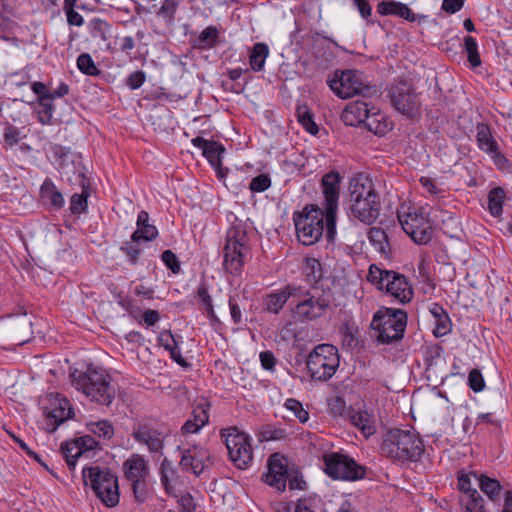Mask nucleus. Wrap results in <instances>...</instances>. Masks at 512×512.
I'll use <instances>...</instances> for the list:
<instances>
[{"instance_id": "9b49d317", "label": "nucleus", "mask_w": 512, "mask_h": 512, "mask_svg": "<svg viewBox=\"0 0 512 512\" xmlns=\"http://www.w3.org/2000/svg\"><path fill=\"white\" fill-rule=\"evenodd\" d=\"M339 363L338 349L331 344H321L310 352L307 369L313 380L327 381L336 373Z\"/></svg>"}, {"instance_id": "c9c22d12", "label": "nucleus", "mask_w": 512, "mask_h": 512, "mask_svg": "<svg viewBox=\"0 0 512 512\" xmlns=\"http://www.w3.org/2000/svg\"><path fill=\"white\" fill-rule=\"evenodd\" d=\"M269 54V48L267 44L259 42L256 43L250 53L249 63L253 71H261L264 68L266 58Z\"/></svg>"}, {"instance_id": "f03ea898", "label": "nucleus", "mask_w": 512, "mask_h": 512, "mask_svg": "<svg viewBox=\"0 0 512 512\" xmlns=\"http://www.w3.org/2000/svg\"><path fill=\"white\" fill-rule=\"evenodd\" d=\"M73 386L82 391L91 401L109 406L115 398L116 389L111 376L102 369L88 367L85 372L72 375Z\"/></svg>"}, {"instance_id": "58836bf2", "label": "nucleus", "mask_w": 512, "mask_h": 512, "mask_svg": "<svg viewBox=\"0 0 512 512\" xmlns=\"http://www.w3.org/2000/svg\"><path fill=\"white\" fill-rule=\"evenodd\" d=\"M89 33L92 38L106 42L109 38L110 24L101 18H93L88 24Z\"/></svg>"}, {"instance_id": "de8ad7c7", "label": "nucleus", "mask_w": 512, "mask_h": 512, "mask_svg": "<svg viewBox=\"0 0 512 512\" xmlns=\"http://www.w3.org/2000/svg\"><path fill=\"white\" fill-rule=\"evenodd\" d=\"M461 502L466 512H485L484 500L478 491H472L470 495L462 496Z\"/></svg>"}, {"instance_id": "f704fd0d", "label": "nucleus", "mask_w": 512, "mask_h": 512, "mask_svg": "<svg viewBox=\"0 0 512 512\" xmlns=\"http://www.w3.org/2000/svg\"><path fill=\"white\" fill-rule=\"evenodd\" d=\"M476 131L478 147L485 153L488 151H493V149H495L498 144L493 138L489 126L484 123H478L476 126Z\"/></svg>"}, {"instance_id": "69168bd1", "label": "nucleus", "mask_w": 512, "mask_h": 512, "mask_svg": "<svg viewBox=\"0 0 512 512\" xmlns=\"http://www.w3.org/2000/svg\"><path fill=\"white\" fill-rule=\"evenodd\" d=\"M174 473L171 463L165 458L161 463V482L166 490L170 492V476Z\"/></svg>"}, {"instance_id": "dca6fc26", "label": "nucleus", "mask_w": 512, "mask_h": 512, "mask_svg": "<svg viewBox=\"0 0 512 512\" xmlns=\"http://www.w3.org/2000/svg\"><path fill=\"white\" fill-rule=\"evenodd\" d=\"M3 336L14 345H24L33 337L32 318L27 314L9 316L3 322Z\"/></svg>"}, {"instance_id": "6e6552de", "label": "nucleus", "mask_w": 512, "mask_h": 512, "mask_svg": "<svg viewBox=\"0 0 512 512\" xmlns=\"http://www.w3.org/2000/svg\"><path fill=\"white\" fill-rule=\"evenodd\" d=\"M367 279L379 290H385L399 303L406 304L413 298V288L407 278L395 271L380 269L372 264Z\"/></svg>"}, {"instance_id": "bb28decb", "label": "nucleus", "mask_w": 512, "mask_h": 512, "mask_svg": "<svg viewBox=\"0 0 512 512\" xmlns=\"http://www.w3.org/2000/svg\"><path fill=\"white\" fill-rule=\"evenodd\" d=\"M126 478L132 482L145 480L149 475V467L145 458L139 454H133L123 464Z\"/></svg>"}, {"instance_id": "49530a36", "label": "nucleus", "mask_w": 512, "mask_h": 512, "mask_svg": "<svg viewBox=\"0 0 512 512\" xmlns=\"http://www.w3.org/2000/svg\"><path fill=\"white\" fill-rule=\"evenodd\" d=\"M89 197L88 187L82 183L81 194H73L70 200V210L73 214H81L87 209V199Z\"/></svg>"}, {"instance_id": "c03bdc74", "label": "nucleus", "mask_w": 512, "mask_h": 512, "mask_svg": "<svg viewBox=\"0 0 512 512\" xmlns=\"http://www.w3.org/2000/svg\"><path fill=\"white\" fill-rule=\"evenodd\" d=\"M197 297L201 301V304L206 311L207 317L212 322H217L218 317L215 314L212 298L208 292L206 284H201L197 289Z\"/></svg>"}, {"instance_id": "774afa93", "label": "nucleus", "mask_w": 512, "mask_h": 512, "mask_svg": "<svg viewBox=\"0 0 512 512\" xmlns=\"http://www.w3.org/2000/svg\"><path fill=\"white\" fill-rule=\"evenodd\" d=\"M261 365L266 370H273L276 359L271 351H263L260 353Z\"/></svg>"}, {"instance_id": "a211bd4d", "label": "nucleus", "mask_w": 512, "mask_h": 512, "mask_svg": "<svg viewBox=\"0 0 512 512\" xmlns=\"http://www.w3.org/2000/svg\"><path fill=\"white\" fill-rule=\"evenodd\" d=\"M50 405L45 408L47 419L46 430L54 432L63 422L72 417L73 410L66 398H60L58 395L52 396L49 400Z\"/></svg>"}, {"instance_id": "4d7b16f0", "label": "nucleus", "mask_w": 512, "mask_h": 512, "mask_svg": "<svg viewBox=\"0 0 512 512\" xmlns=\"http://www.w3.org/2000/svg\"><path fill=\"white\" fill-rule=\"evenodd\" d=\"M271 186V179L267 174H260L254 177L249 185L252 192L260 193L264 192Z\"/></svg>"}, {"instance_id": "052dcab7", "label": "nucleus", "mask_w": 512, "mask_h": 512, "mask_svg": "<svg viewBox=\"0 0 512 512\" xmlns=\"http://www.w3.org/2000/svg\"><path fill=\"white\" fill-rule=\"evenodd\" d=\"M71 441H67L61 445V451L66 459V463L70 469H74L76 466V461L78 458L82 457V455H75V449H71Z\"/></svg>"}, {"instance_id": "9d476101", "label": "nucleus", "mask_w": 512, "mask_h": 512, "mask_svg": "<svg viewBox=\"0 0 512 512\" xmlns=\"http://www.w3.org/2000/svg\"><path fill=\"white\" fill-rule=\"evenodd\" d=\"M328 85L338 97L343 99L356 95L367 98L377 94L376 86L366 84L363 73L356 70L336 71L328 81Z\"/></svg>"}, {"instance_id": "6ab92c4d", "label": "nucleus", "mask_w": 512, "mask_h": 512, "mask_svg": "<svg viewBox=\"0 0 512 512\" xmlns=\"http://www.w3.org/2000/svg\"><path fill=\"white\" fill-rule=\"evenodd\" d=\"M132 437L140 444L146 445L151 453H161L164 447V433L147 423H136L132 427Z\"/></svg>"}, {"instance_id": "f8f14e48", "label": "nucleus", "mask_w": 512, "mask_h": 512, "mask_svg": "<svg viewBox=\"0 0 512 512\" xmlns=\"http://www.w3.org/2000/svg\"><path fill=\"white\" fill-rule=\"evenodd\" d=\"M341 175L332 170L322 176L321 188L324 196V209L327 210V240L332 242L336 235V214L340 194Z\"/></svg>"}, {"instance_id": "1a4fd4ad", "label": "nucleus", "mask_w": 512, "mask_h": 512, "mask_svg": "<svg viewBox=\"0 0 512 512\" xmlns=\"http://www.w3.org/2000/svg\"><path fill=\"white\" fill-rule=\"evenodd\" d=\"M397 218L404 232L417 244H427L432 238V227L423 209L402 204L397 210Z\"/></svg>"}, {"instance_id": "aec40b11", "label": "nucleus", "mask_w": 512, "mask_h": 512, "mask_svg": "<svg viewBox=\"0 0 512 512\" xmlns=\"http://www.w3.org/2000/svg\"><path fill=\"white\" fill-rule=\"evenodd\" d=\"M182 451L180 465L186 471H191L196 476L202 474L206 461L210 458V453L204 447L193 445L188 448L178 446Z\"/></svg>"}, {"instance_id": "b1692460", "label": "nucleus", "mask_w": 512, "mask_h": 512, "mask_svg": "<svg viewBox=\"0 0 512 512\" xmlns=\"http://www.w3.org/2000/svg\"><path fill=\"white\" fill-rule=\"evenodd\" d=\"M299 293V286L288 284L281 289L270 293L265 298V308L268 312L278 314L290 298L295 299Z\"/></svg>"}, {"instance_id": "a19ab883", "label": "nucleus", "mask_w": 512, "mask_h": 512, "mask_svg": "<svg viewBox=\"0 0 512 512\" xmlns=\"http://www.w3.org/2000/svg\"><path fill=\"white\" fill-rule=\"evenodd\" d=\"M179 7V0H163L155 15L168 25L173 24Z\"/></svg>"}, {"instance_id": "ea45409f", "label": "nucleus", "mask_w": 512, "mask_h": 512, "mask_svg": "<svg viewBox=\"0 0 512 512\" xmlns=\"http://www.w3.org/2000/svg\"><path fill=\"white\" fill-rule=\"evenodd\" d=\"M218 41V30L214 26L206 27L196 38L194 47L197 49H211Z\"/></svg>"}, {"instance_id": "72a5a7b5", "label": "nucleus", "mask_w": 512, "mask_h": 512, "mask_svg": "<svg viewBox=\"0 0 512 512\" xmlns=\"http://www.w3.org/2000/svg\"><path fill=\"white\" fill-rule=\"evenodd\" d=\"M351 423L359 428L365 437L375 433V426L372 417L366 411L353 412L350 415Z\"/></svg>"}, {"instance_id": "338daca9", "label": "nucleus", "mask_w": 512, "mask_h": 512, "mask_svg": "<svg viewBox=\"0 0 512 512\" xmlns=\"http://www.w3.org/2000/svg\"><path fill=\"white\" fill-rule=\"evenodd\" d=\"M137 244L131 240V243H126L121 247V250L125 253L131 264H136L140 255V249Z\"/></svg>"}, {"instance_id": "bf43d9fd", "label": "nucleus", "mask_w": 512, "mask_h": 512, "mask_svg": "<svg viewBox=\"0 0 512 512\" xmlns=\"http://www.w3.org/2000/svg\"><path fill=\"white\" fill-rule=\"evenodd\" d=\"M468 384H469V387L474 391V392H480L484 389L485 387V381H484V378H483V375L482 373L480 372V370L478 369H472L470 372H469V376H468Z\"/></svg>"}, {"instance_id": "6e6d98bb", "label": "nucleus", "mask_w": 512, "mask_h": 512, "mask_svg": "<svg viewBox=\"0 0 512 512\" xmlns=\"http://www.w3.org/2000/svg\"><path fill=\"white\" fill-rule=\"evenodd\" d=\"M210 405H197L193 411H192V417L190 418L193 420L196 424H199V426L202 428L205 426L209 421V410Z\"/></svg>"}, {"instance_id": "13d9d810", "label": "nucleus", "mask_w": 512, "mask_h": 512, "mask_svg": "<svg viewBox=\"0 0 512 512\" xmlns=\"http://www.w3.org/2000/svg\"><path fill=\"white\" fill-rule=\"evenodd\" d=\"M131 487L135 500L139 503L145 502L148 496L147 479L132 481Z\"/></svg>"}, {"instance_id": "ddd939ff", "label": "nucleus", "mask_w": 512, "mask_h": 512, "mask_svg": "<svg viewBox=\"0 0 512 512\" xmlns=\"http://www.w3.org/2000/svg\"><path fill=\"white\" fill-rule=\"evenodd\" d=\"M221 437L233 464L239 469H246L253 459L250 437L236 427L222 430Z\"/></svg>"}, {"instance_id": "4468645a", "label": "nucleus", "mask_w": 512, "mask_h": 512, "mask_svg": "<svg viewBox=\"0 0 512 512\" xmlns=\"http://www.w3.org/2000/svg\"><path fill=\"white\" fill-rule=\"evenodd\" d=\"M324 471L333 479L346 481H356L365 476V467L353 458L336 452L324 456Z\"/></svg>"}, {"instance_id": "09e8293b", "label": "nucleus", "mask_w": 512, "mask_h": 512, "mask_svg": "<svg viewBox=\"0 0 512 512\" xmlns=\"http://www.w3.org/2000/svg\"><path fill=\"white\" fill-rule=\"evenodd\" d=\"M78 69L86 75L96 76L100 74V70L95 65L94 60L88 53H82L77 58Z\"/></svg>"}, {"instance_id": "7c9ffc66", "label": "nucleus", "mask_w": 512, "mask_h": 512, "mask_svg": "<svg viewBox=\"0 0 512 512\" xmlns=\"http://www.w3.org/2000/svg\"><path fill=\"white\" fill-rule=\"evenodd\" d=\"M429 312L435 319L434 334L444 336L451 331V320L446 310L438 303H433L429 307Z\"/></svg>"}, {"instance_id": "0e129e2a", "label": "nucleus", "mask_w": 512, "mask_h": 512, "mask_svg": "<svg viewBox=\"0 0 512 512\" xmlns=\"http://www.w3.org/2000/svg\"><path fill=\"white\" fill-rule=\"evenodd\" d=\"M161 259L163 263L173 272L178 273L180 271V263L177 256L171 250H165L162 253Z\"/></svg>"}, {"instance_id": "e433bc0d", "label": "nucleus", "mask_w": 512, "mask_h": 512, "mask_svg": "<svg viewBox=\"0 0 512 512\" xmlns=\"http://www.w3.org/2000/svg\"><path fill=\"white\" fill-rule=\"evenodd\" d=\"M505 198V192L501 187L490 190L488 194V210L493 217H500L502 215Z\"/></svg>"}, {"instance_id": "37998d69", "label": "nucleus", "mask_w": 512, "mask_h": 512, "mask_svg": "<svg viewBox=\"0 0 512 512\" xmlns=\"http://www.w3.org/2000/svg\"><path fill=\"white\" fill-rule=\"evenodd\" d=\"M368 238L374 248L380 253H385L389 244L386 232L379 227H372L369 230Z\"/></svg>"}, {"instance_id": "603ef678", "label": "nucleus", "mask_w": 512, "mask_h": 512, "mask_svg": "<svg viewBox=\"0 0 512 512\" xmlns=\"http://www.w3.org/2000/svg\"><path fill=\"white\" fill-rule=\"evenodd\" d=\"M304 271L310 282H317L322 278L321 263L316 258L305 259Z\"/></svg>"}, {"instance_id": "2f4dec72", "label": "nucleus", "mask_w": 512, "mask_h": 512, "mask_svg": "<svg viewBox=\"0 0 512 512\" xmlns=\"http://www.w3.org/2000/svg\"><path fill=\"white\" fill-rule=\"evenodd\" d=\"M370 132L382 136L390 130V123L378 111L372 110L362 123Z\"/></svg>"}, {"instance_id": "39448f33", "label": "nucleus", "mask_w": 512, "mask_h": 512, "mask_svg": "<svg viewBox=\"0 0 512 512\" xmlns=\"http://www.w3.org/2000/svg\"><path fill=\"white\" fill-rule=\"evenodd\" d=\"M370 326L378 342H397L404 337L407 313L402 309L382 307L374 314Z\"/></svg>"}, {"instance_id": "4c0bfd02", "label": "nucleus", "mask_w": 512, "mask_h": 512, "mask_svg": "<svg viewBox=\"0 0 512 512\" xmlns=\"http://www.w3.org/2000/svg\"><path fill=\"white\" fill-rule=\"evenodd\" d=\"M53 100L49 97H45L42 100H37L34 103V110L37 114L38 121L43 124H50L54 113Z\"/></svg>"}, {"instance_id": "cd10ccee", "label": "nucleus", "mask_w": 512, "mask_h": 512, "mask_svg": "<svg viewBox=\"0 0 512 512\" xmlns=\"http://www.w3.org/2000/svg\"><path fill=\"white\" fill-rule=\"evenodd\" d=\"M148 212L142 210L138 213L136 230L131 235V240L135 243L140 241H152L158 236V229L149 222Z\"/></svg>"}, {"instance_id": "8fccbe9b", "label": "nucleus", "mask_w": 512, "mask_h": 512, "mask_svg": "<svg viewBox=\"0 0 512 512\" xmlns=\"http://www.w3.org/2000/svg\"><path fill=\"white\" fill-rule=\"evenodd\" d=\"M88 430L103 439H110L114 434V428L107 420L89 423Z\"/></svg>"}, {"instance_id": "e2e57ef3", "label": "nucleus", "mask_w": 512, "mask_h": 512, "mask_svg": "<svg viewBox=\"0 0 512 512\" xmlns=\"http://www.w3.org/2000/svg\"><path fill=\"white\" fill-rule=\"evenodd\" d=\"M146 80V74L142 70L135 71L131 73L126 79V85L132 89L140 88Z\"/></svg>"}, {"instance_id": "412c9836", "label": "nucleus", "mask_w": 512, "mask_h": 512, "mask_svg": "<svg viewBox=\"0 0 512 512\" xmlns=\"http://www.w3.org/2000/svg\"><path fill=\"white\" fill-rule=\"evenodd\" d=\"M350 211L353 217L364 224L371 225L379 217L381 211L380 198H368L366 200L349 201Z\"/></svg>"}, {"instance_id": "f257e3e1", "label": "nucleus", "mask_w": 512, "mask_h": 512, "mask_svg": "<svg viewBox=\"0 0 512 512\" xmlns=\"http://www.w3.org/2000/svg\"><path fill=\"white\" fill-rule=\"evenodd\" d=\"M381 452L395 461L415 462L423 454L424 444L415 430L392 429L383 438Z\"/></svg>"}, {"instance_id": "2eb2a0df", "label": "nucleus", "mask_w": 512, "mask_h": 512, "mask_svg": "<svg viewBox=\"0 0 512 512\" xmlns=\"http://www.w3.org/2000/svg\"><path fill=\"white\" fill-rule=\"evenodd\" d=\"M389 96L392 105L397 111L413 118L419 113L420 99L410 84L400 81L391 86Z\"/></svg>"}, {"instance_id": "473e14b6", "label": "nucleus", "mask_w": 512, "mask_h": 512, "mask_svg": "<svg viewBox=\"0 0 512 512\" xmlns=\"http://www.w3.org/2000/svg\"><path fill=\"white\" fill-rule=\"evenodd\" d=\"M41 196L44 200L49 201L56 209H61L64 206L65 200L62 193L50 179H46L42 184Z\"/></svg>"}, {"instance_id": "680f3d73", "label": "nucleus", "mask_w": 512, "mask_h": 512, "mask_svg": "<svg viewBox=\"0 0 512 512\" xmlns=\"http://www.w3.org/2000/svg\"><path fill=\"white\" fill-rule=\"evenodd\" d=\"M471 477H473V473H459L458 475V488L463 493V496L470 495L472 491H477L472 488Z\"/></svg>"}, {"instance_id": "a18cd8bd", "label": "nucleus", "mask_w": 512, "mask_h": 512, "mask_svg": "<svg viewBox=\"0 0 512 512\" xmlns=\"http://www.w3.org/2000/svg\"><path fill=\"white\" fill-rule=\"evenodd\" d=\"M71 449H75V455H84L98 446V442L90 435H85L71 441Z\"/></svg>"}, {"instance_id": "4be33fe9", "label": "nucleus", "mask_w": 512, "mask_h": 512, "mask_svg": "<svg viewBox=\"0 0 512 512\" xmlns=\"http://www.w3.org/2000/svg\"><path fill=\"white\" fill-rule=\"evenodd\" d=\"M191 143L196 148L202 150L203 156L217 170L219 177H224L225 173L221 168V157L225 151L224 146L218 142L206 140L203 137H195L191 140Z\"/></svg>"}, {"instance_id": "f3484780", "label": "nucleus", "mask_w": 512, "mask_h": 512, "mask_svg": "<svg viewBox=\"0 0 512 512\" xmlns=\"http://www.w3.org/2000/svg\"><path fill=\"white\" fill-rule=\"evenodd\" d=\"M262 478L269 486L284 491L288 480V459L278 453L272 454L267 461V473Z\"/></svg>"}, {"instance_id": "393cba45", "label": "nucleus", "mask_w": 512, "mask_h": 512, "mask_svg": "<svg viewBox=\"0 0 512 512\" xmlns=\"http://www.w3.org/2000/svg\"><path fill=\"white\" fill-rule=\"evenodd\" d=\"M372 110H375V108H369V104L367 102L356 100L346 106L342 112L341 118L346 125H361Z\"/></svg>"}, {"instance_id": "c756f323", "label": "nucleus", "mask_w": 512, "mask_h": 512, "mask_svg": "<svg viewBox=\"0 0 512 512\" xmlns=\"http://www.w3.org/2000/svg\"><path fill=\"white\" fill-rule=\"evenodd\" d=\"M473 477L478 481L481 491L493 502L500 501L502 486L495 478H490L486 475H478L473 472Z\"/></svg>"}, {"instance_id": "423d86ee", "label": "nucleus", "mask_w": 512, "mask_h": 512, "mask_svg": "<svg viewBox=\"0 0 512 512\" xmlns=\"http://www.w3.org/2000/svg\"><path fill=\"white\" fill-rule=\"evenodd\" d=\"M292 308L293 317L301 323L315 321L323 317L331 306V296L328 292L316 287L305 290L299 286V293Z\"/></svg>"}, {"instance_id": "20e7f679", "label": "nucleus", "mask_w": 512, "mask_h": 512, "mask_svg": "<svg viewBox=\"0 0 512 512\" xmlns=\"http://www.w3.org/2000/svg\"><path fill=\"white\" fill-rule=\"evenodd\" d=\"M296 237L305 246L316 244L327 232V210L317 204H307L293 213Z\"/></svg>"}, {"instance_id": "864d4df0", "label": "nucleus", "mask_w": 512, "mask_h": 512, "mask_svg": "<svg viewBox=\"0 0 512 512\" xmlns=\"http://www.w3.org/2000/svg\"><path fill=\"white\" fill-rule=\"evenodd\" d=\"M284 406L293 413V415L301 422L305 423L309 419V413L303 408L300 401L289 398L285 401Z\"/></svg>"}, {"instance_id": "7ed1b4c3", "label": "nucleus", "mask_w": 512, "mask_h": 512, "mask_svg": "<svg viewBox=\"0 0 512 512\" xmlns=\"http://www.w3.org/2000/svg\"><path fill=\"white\" fill-rule=\"evenodd\" d=\"M250 252L248 226L235 218L226 233L223 266L230 274L240 273Z\"/></svg>"}, {"instance_id": "c85d7f7f", "label": "nucleus", "mask_w": 512, "mask_h": 512, "mask_svg": "<svg viewBox=\"0 0 512 512\" xmlns=\"http://www.w3.org/2000/svg\"><path fill=\"white\" fill-rule=\"evenodd\" d=\"M159 344L170 353V357L180 366L187 367V361L182 357L179 343L170 331H163L158 336Z\"/></svg>"}, {"instance_id": "5fc2aeb1", "label": "nucleus", "mask_w": 512, "mask_h": 512, "mask_svg": "<svg viewBox=\"0 0 512 512\" xmlns=\"http://www.w3.org/2000/svg\"><path fill=\"white\" fill-rule=\"evenodd\" d=\"M277 512H315L310 505L309 500L300 499L296 504H283Z\"/></svg>"}, {"instance_id": "5701e85b", "label": "nucleus", "mask_w": 512, "mask_h": 512, "mask_svg": "<svg viewBox=\"0 0 512 512\" xmlns=\"http://www.w3.org/2000/svg\"><path fill=\"white\" fill-rule=\"evenodd\" d=\"M380 198L372 179L364 173L353 176L349 183V201Z\"/></svg>"}, {"instance_id": "3c124183", "label": "nucleus", "mask_w": 512, "mask_h": 512, "mask_svg": "<svg viewBox=\"0 0 512 512\" xmlns=\"http://www.w3.org/2000/svg\"><path fill=\"white\" fill-rule=\"evenodd\" d=\"M464 47L468 55V61L472 67L481 65L480 55L478 53V44L475 38L466 36L464 38Z\"/></svg>"}, {"instance_id": "79ce46f5", "label": "nucleus", "mask_w": 512, "mask_h": 512, "mask_svg": "<svg viewBox=\"0 0 512 512\" xmlns=\"http://www.w3.org/2000/svg\"><path fill=\"white\" fill-rule=\"evenodd\" d=\"M296 115L298 118V122L303 126V128L312 135H316L318 133V126L313 120V115L310 109L307 106H300L297 108Z\"/></svg>"}, {"instance_id": "0eeeda50", "label": "nucleus", "mask_w": 512, "mask_h": 512, "mask_svg": "<svg viewBox=\"0 0 512 512\" xmlns=\"http://www.w3.org/2000/svg\"><path fill=\"white\" fill-rule=\"evenodd\" d=\"M85 485L90 484L96 497L106 507H115L119 503L120 493L117 476L108 468L86 467L82 471Z\"/></svg>"}, {"instance_id": "a878e982", "label": "nucleus", "mask_w": 512, "mask_h": 512, "mask_svg": "<svg viewBox=\"0 0 512 512\" xmlns=\"http://www.w3.org/2000/svg\"><path fill=\"white\" fill-rule=\"evenodd\" d=\"M377 12L382 16L393 15L409 22H415L422 18L416 15L406 4L394 0H384L378 3Z\"/></svg>"}]
</instances>
